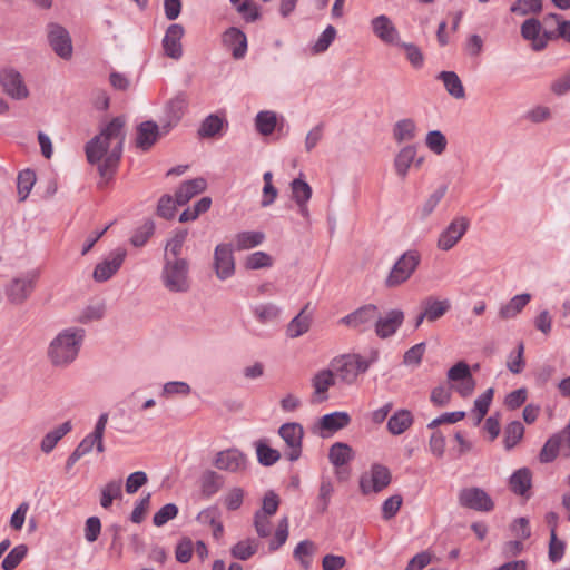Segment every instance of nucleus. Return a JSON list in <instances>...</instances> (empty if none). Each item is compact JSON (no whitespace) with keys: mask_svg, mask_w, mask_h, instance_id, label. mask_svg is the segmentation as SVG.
<instances>
[{"mask_svg":"<svg viewBox=\"0 0 570 570\" xmlns=\"http://www.w3.org/2000/svg\"><path fill=\"white\" fill-rule=\"evenodd\" d=\"M423 316L428 317V322H435L444 316L451 308L449 299H438L433 296L426 297L422 302Z\"/></svg>","mask_w":570,"mask_h":570,"instance_id":"obj_32","label":"nucleus"},{"mask_svg":"<svg viewBox=\"0 0 570 570\" xmlns=\"http://www.w3.org/2000/svg\"><path fill=\"white\" fill-rule=\"evenodd\" d=\"M404 321L401 309H391L384 316L376 317L375 333L381 338H387L396 333Z\"/></svg>","mask_w":570,"mask_h":570,"instance_id":"obj_24","label":"nucleus"},{"mask_svg":"<svg viewBox=\"0 0 570 570\" xmlns=\"http://www.w3.org/2000/svg\"><path fill=\"white\" fill-rule=\"evenodd\" d=\"M395 47L404 51L407 61L415 69L422 68L424 63V56L421 49L413 42L400 41Z\"/></svg>","mask_w":570,"mask_h":570,"instance_id":"obj_55","label":"nucleus"},{"mask_svg":"<svg viewBox=\"0 0 570 570\" xmlns=\"http://www.w3.org/2000/svg\"><path fill=\"white\" fill-rule=\"evenodd\" d=\"M423 158H417V147L415 145L403 146L395 155L393 160L394 171L399 178L404 180L412 165L420 167Z\"/></svg>","mask_w":570,"mask_h":570,"instance_id":"obj_19","label":"nucleus"},{"mask_svg":"<svg viewBox=\"0 0 570 570\" xmlns=\"http://www.w3.org/2000/svg\"><path fill=\"white\" fill-rule=\"evenodd\" d=\"M448 191V186L442 184L438 186L416 208L415 216L419 220H426L435 208L439 206L440 202L443 199Z\"/></svg>","mask_w":570,"mask_h":570,"instance_id":"obj_29","label":"nucleus"},{"mask_svg":"<svg viewBox=\"0 0 570 570\" xmlns=\"http://www.w3.org/2000/svg\"><path fill=\"white\" fill-rule=\"evenodd\" d=\"M372 362L373 360H366L360 354H345L333 358L330 366L338 382L352 385L367 371Z\"/></svg>","mask_w":570,"mask_h":570,"instance_id":"obj_3","label":"nucleus"},{"mask_svg":"<svg viewBox=\"0 0 570 570\" xmlns=\"http://www.w3.org/2000/svg\"><path fill=\"white\" fill-rule=\"evenodd\" d=\"M0 83L3 90L13 99L22 100L29 96L22 76L13 69H4L0 72Z\"/></svg>","mask_w":570,"mask_h":570,"instance_id":"obj_21","label":"nucleus"},{"mask_svg":"<svg viewBox=\"0 0 570 570\" xmlns=\"http://www.w3.org/2000/svg\"><path fill=\"white\" fill-rule=\"evenodd\" d=\"M281 312V307L273 303H263L254 307V316L263 324L276 321Z\"/></svg>","mask_w":570,"mask_h":570,"instance_id":"obj_52","label":"nucleus"},{"mask_svg":"<svg viewBox=\"0 0 570 570\" xmlns=\"http://www.w3.org/2000/svg\"><path fill=\"white\" fill-rule=\"evenodd\" d=\"M392 136L396 144L412 141L417 136V125L412 118L397 120L392 128Z\"/></svg>","mask_w":570,"mask_h":570,"instance_id":"obj_31","label":"nucleus"},{"mask_svg":"<svg viewBox=\"0 0 570 570\" xmlns=\"http://www.w3.org/2000/svg\"><path fill=\"white\" fill-rule=\"evenodd\" d=\"M421 262V255L415 249L404 252L392 266L384 284L387 288H395L411 278Z\"/></svg>","mask_w":570,"mask_h":570,"instance_id":"obj_5","label":"nucleus"},{"mask_svg":"<svg viewBox=\"0 0 570 570\" xmlns=\"http://www.w3.org/2000/svg\"><path fill=\"white\" fill-rule=\"evenodd\" d=\"M355 456L354 450L347 443L336 442L328 450V460L334 466L335 476L338 481H345L350 476V471L345 466Z\"/></svg>","mask_w":570,"mask_h":570,"instance_id":"obj_14","label":"nucleus"},{"mask_svg":"<svg viewBox=\"0 0 570 570\" xmlns=\"http://www.w3.org/2000/svg\"><path fill=\"white\" fill-rule=\"evenodd\" d=\"M524 428L521 422L513 421L507 425L504 429V448L507 450L513 449L520 440L523 438Z\"/></svg>","mask_w":570,"mask_h":570,"instance_id":"obj_56","label":"nucleus"},{"mask_svg":"<svg viewBox=\"0 0 570 570\" xmlns=\"http://www.w3.org/2000/svg\"><path fill=\"white\" fill-rule=\"evenodd\" d=\"M28 547L23 543L16 546L2 560L3 570H14L27 557Z\"/></svg>","mask_w":570,"mask_h":570,"instance_id":"obj_57","label":"nucleus"},{"mask_svg":"<svg viewBox=\"0 0 570 570\" xmlns=\"http://www.w3.org/2000/svg\"><path fill=\"white\" fill-rule=\"evenodd\" d=\"M274 265V258L266 252H254L244 259V267L248 271L266 269Z\"/></svg>","mask_w":570,"mask_h":570,"instance_id":"obj_46","label":"nucleus"},{"mask_svg":"<svg viewBox=\"0 0 570 570\" xmlns=\"http://www.w3.org/2000/svg\"><path fill=\"white\" fill-rule=\"evenodd\" d=\"M436 78L443 82L446 92L455 98L463 99L465 90L459 76L454 71H441Z\"/></svg>","mask_w":570,"mask_h":570,"instance_id":"obj_38","label":"nucleus"},{"mask_svg":"<svg viewBox=\"0 0 570 570\" xmlns=\"http://www.w3.org/2000/svg\"><path fill=\"white\" fill-rule=\"evenodd\" d=\"M47 40L52 51L59 58L63 60H70L72 58V40L66 28L56 22H50L47 26Z\"/></svg>","mask_w":570,"mask_h":570,"instance_id":"obj_10","label":"nucleus"},{"mask_svg":"<svg viewBox=\"0 0 570 570\" xmlns=\"http://www.w3.org/2000/svg\"><path fill=\"white\" fill-rule=\"evenodd\" d=\"M187 235V229L175 230L173 236L166 243L164 258L169 257V255L173 256L171 259L180 258L179 255L181 254V248L186 242Z\"/></svg>","mask_w":570,"mask_h":570,"instance_id":"obj_48","label":"nucleus"},{"mask_svg":"<svg viewBox=\"0 0 570 570\" xmlns=\"http://www.w3.org/2000/svg\"><path fill=\"white\" fill-rule=\"evenodd\" d=\"M521 36L531 41L532 49L540 51L546 48L549 35L542 31V24L537 19H527L521 26Z\"/></svg>","mask_w":570,"mask_h":570,"instance_id":"obj_25","label":"nucleus"},{"mask_svg":"<svg viewBox=\"0 0 570 570\" xmlns=\"http://www.w3.org/2000/svg\"><path fill=\"white\" fill-rule=\"evenodd\" d=\"M302 309L287 325L286 334L291 338H296L305 334L311 326V316Z\"/></svg>","mask_w":570,"mask_h":570,"instance_id":"obj_45","label":"nucleus"},{"mask_svg":"<svg viewBox=\"0 0 570 570\" xmlns=\"http://www.w3.org/2000/svg\"><path fill=\"white\" fill-rule=\"evenodd\" d=\"M494 390L489 387L485 392L478 396L474 401L472 415L475 419V424H480L485 414L488 413L489 406L492 402Z\"/></svg>","mask_w":570,"mask_h":570,"instance_id":"obj_50","label":"nucleus"},{"mask_svg":"<svg viewBox=\"0 0 570 570\" xmlns=\"http://www.w3.org/2000/svg\"><path fill=\"white\" fill-rule=\"evenodd\" d=\"M165 135L161 125H157L153 120H146L138 125L135 138V146L142 150H149Z\"/></svg>","mask_w":570,"mask_h":570,"instance_id":"obj_22","label":"nucleus"},{"mask_svg":"<svg viewBox=\"0 0 570 570\" xmlns=\"http://www.w3.org/2000/svg\"><path fill=\"white\" fill-rule=\"evenodd\" d=\"M316 550V544L313 541L303 540L294 549L293 556L305 570H308Z\"/></svg>","mask_w":570,"mask_h":570,"instance_id":"obj_42","label":"nucleus"},{"mask_svg":"<svg viewBox=\"0 0 570 570\" xmlns=\"http://www.w3.org/2000/svg\"><path fill=\"white\" fill-rule=\"evenodd\" d=\"M277 121L278 117L275 111L263 110L259 111L255 117V127L261 135L269 136L275 130Z\"/></svg>","mask_w":570,"mask_h":570,"instance_id":"obj_41","label":"nucleus"},{"mask_svg":"<svg viewBox=\"0 0 570 570\" xmlns=\"http://www.w3.org/2000/svg\"><path fill=\"white\" fill-rule=\"evenodd\" d=\"M413 422L412 413L409 410L401 409L389 419L386 428L392 435H401L412 426Z\"/></svg>","mask_w":570,"mask_h":570,"instance_id":"obj_34","label":"nucleus"},{"mask_svg":"<svg viewBox=\"0 0 570 570\" xmlns=\"http://www.w3.org/2000/svg\"><path fill=\"white\" fill-rule=\"evenodd\" d=\"M39 277L40 271L31 269L11 279L6 286L8 301L16 305L24 303L33 292Z\"/></svg>","mask_w":570,"mask_h":570,"instance_id":"obj_7","label":"nucleus"},{"mask_svg":"<svg viewBox=\"0 0 570 570\" xmlns=\"http://www.w3.org/2000/svg\"><path fill=\"white\" fill-rule=\"evenodd\" d=\"M377 317V307L368 304L360 307L355 312L344 316L341 323L353 328H363L372 324Z\"/></svg>","mask_w":570,"mask_h":570,"instance_id":"obj_28","label":"nucleus"},{"mask_svg":"<svg viewBox=\"0 0 570 570\" xmlns=\"http://www.w3.org/2000/svg\"><path fill=\"white\" fill-rule=\"evenodd\" d=\"M106 313V305L104 302H96L87 305L78 315L77 320L79 323L88 324L95 321H99Z\"/></svg>","mask_w":570,"mask_h":570,"instance_id":"obj_54","label":"nucleus"},{"mask_svg":"<svg viewBox=\"0 0 570 570\" xmlns=\"http://www.w3.org/2000/svg\"><path fill=\"white\" fill-rule=\"evenodd\" d=\"M530 301L531 295L529 293L514 295L507 304L500 307L499 317L501 320H511L517 317Z\"/></svg>","mask_w":570,"mask_h":570,"instance_id":"obj_33","label":"nucleus"},{"mask_svg":"<svg viewBox=\"0 0 570 570\" xmlns=\"http://www.w3.org/2000/svg\"><path fill=\"white\" fill-rule=\"evenodd\" d=\"M161 282L171 293H186L189 289L188 262L185 258H164Z\"/></svg>","mask_w":570,"mask_h":570,"instance_id":"obj_4","label":"nucleus"},{"mask_svg":"<svg viewBox=\"0 0 570 570\" xmlns=\"http://www.w3.org/2000/svg\"><path fill=\"white\" fill-rule=\"evenodd\" d=\"M191 392V387L187 382L184 381H169L166 382L163 387L160 395L164 397H173V396H187Z\"/></svg>","mask_w":570,"mask_h":570,"instance_id":"obj_60","label":"nucleus"},{"mask_svg":"<svg viewBox=\"0 0 570 570\" xmlns=\"http://www.w3.org/2000/svg\"><path fill=\"white\" fill-rule=\"evenodd\" d=\"M258 543L254 539L239 541L232 548V556L239 560H247L256 553Z\"/></svg>","mask_w":570,"mask_h":570,"instance_id":"obj_59","label":"nucleus"},{"mask_svg":"<svg viewBox=\"0 0 570 570\" xmlns=\"http://www.w3.org/2000/svg\"><path fill=\"white\" fill-rule=\"evenodd\" d=\"M469 227L470 219L468 217H454L450 224L440 233L436 240V247L442 252H449L462 239Z\"/></svg>","mask_w":570,"mask_h":570,"instance_id":"obj_11","label":"nucleus"},{"mask_svg":"<svg viewBox=\"0 0 570 570\" xmlns=\"http://www.w3.org/2000/svg\"><path fill=\"white\" fill-rule=\"evenodd\" d=\"M155 232V224L150 219H146L139 227H137L129 242L134 247H142Z\"/></svg>","mask_w":570,"mask_h":570,"instance_id":"obj_51","label":"nucleus"},{"mask_svg":"<svg viewBox=\"0 0 570 570\" xmlns=\"http://www.w3.org/2000/svg\"><path fill=\"white\" fill-rule=\"evenodd\" d=\"M335 489L332 480L327 476H323L321 479L317 502L320 505V510L325 512L328 508L331 497L333 495Z\"/></svg>","mask_w":570,"mask_h":570,"instance_id":"obj_64","label":"nucleus"},{"mask_svg":"<svg viewBox=\"0 0 570 570\" xmlns=\"http://www.w3.org/2000/svg\"><path fill=\"white\" fill-rule=\"evenodd\" d=\"M265 234L259 230H245L235 234L234 243L237 250H248L263 244Z\"/></svg>","mask_w":570,"mask_h":570,"instance_id":"obj_36","label":"nucleus"},{"mask_svg":"<svg viewBox=\"0 0 570 570\" xmlns=\"http://www.w3.org/2000/svg\"><path fill=\"white\" fill-rule=\"evenodd\" d=\"M206 187L207 183L202 177L184 181L175 194L177 205L183 206L187 204L193 197L203 193Z\"/></svg>","mask_w":570,"mask_h":570,"instance_id":"obj_30","label":"nucleus"},{"mask_svg":"<svg viewBox=\"0 0 570 570\" xmlns=\"http://www.w3.org/2000/svg\"><path fill=\"white\" fill-rule=\"evenodd\" d=\"M335 375L332 368H325L318 371L312 377V386H313V402L322 403L328 399L327 391L335 384Z\"/></svg>","mask_w":570,"mask_h":570,"instance_id":"obj_27","label":"nucleus"},{"mask_svg":"<svg viewBox=\"0 0 570 570\" xmlns=\"http://www.w3.org/2000/svg\"><path fill=\"white\" fill-rule=\"evenodd\" d=\"M222 485L223 479L217 472L208 470L203 473L200 478V488L204 495H214L216 492H218Z\"/></svg>","mask_w":570,"mask_h":570,"instance_id":"obj_49","label":"nucleus"},{"mask_svg":"<svg viewBox=\"0 0 570 570\" xmlns=\"http://www.w3.org/2000/svg\"><path fill=\"white\" fill-rule=\"evenodd\" d=\"M109 414L107 412L101 413L95 424L94 430L88 433L76 446V450L82 455L89 454L94 449L98 453L105 452V431L108 423Z\"/></svg>","mask_w":570,"mask_h":570,"instance_id":"obj_12","label":"nucleus"},{"mask_svg":"<svg viewBox=\"0 0 570 570\" xmlns=\"http://www.w3.org/2000/svg\"><path fill=\"white\" fill-rule=\"evenodd\" d=\"M213 465L219 471L243 475L248 471L250 463L247 455L239 449L229 448L215 454Z\"/></svg>","mask_w":570,"mask_h":570,"instance_id":"obj_6","label":"nucleus"},{"mask_svg":"<svg viewBox=\"0 0 570 570\" xmlns=\"http://www.w3.org/2000/svg\"><path fill=\"white\" fill-rule=\"evenodd\" d=\"M187 106L188 100L185 94H178L166 104L160 119L161 130L165 135L179 124Z\"/></svg>","mask_w":570,"mask_h":570,"instance_id":"obj_16","label":"nucleus"},{"mask_svg":"<svg viewBox=\"0 0 570 570\" xmlns=\"http://www.w3.org/2000/svg\"><path fill=\"white\" fill-rule=\"evenodd\" d=\"M278 434L289 449L287 452V459L289 461H296L301 455L302 439L304 430L298 423H285L278 429Z\"/></svg>","mask_w":570,"mask_h":570,"instance_id":"obj_18","label":"nucleus"},{"mask_svg":"<svg viewBox=\"0 0 570 570\" xmlns=\"http://www.w3.org/2000/svg\"><path fill=\"white\" fill-rule=\"evenodd\" d=\"M125 126V118L116 117L85 146L87 161L97 167L101 183H108L118 168L126 140Z\"/></svg>","mask_w":570,"mask_h":570,"instance_id":"obj_1","label":"nucleus"},{"mask_svg":"<svg viewBox=\"0 0 570 570\" xmlns=\"http://www.w3.org/2000/svg\"><path fill=\"white\" fill-rule=\"evenodd\" d=\"M36 183V174L30 169L22 170L18 175L17 188L20 200H24Z\"/></svg>","mask_w":570,"mask_h":570,"instance_id":"obj_62","label":"nucleus"},{"mask_svg":"<svg viewBox=\"0 0 570 570\" xmlns=\"http://www.w3.org/2000/svg\"><path fill=\"white\" fill-rule=\"evenodd\" d=\"M510 488L519 495H524L531 487V472L527 468L519 469L510 476Z\"/></svg>","mask_w":570,"mask_h":570,"instance_id":"obj_44","label":"nucleus"},{"mask_svg":"<svg viewBox=\"0 0 570 570\" xmlns=\"http://www.w3.org/2000/svg\"><path fill=\"white\" fill-rule=\"evenodd\" d=\"M459 503L476 511H490L493 509V502L487 492L480 488H466L459 493Z\"/></svg>","mask_w":570,"mask_h":570,"instance_id":"obj_20","label":"nucleus"},{"mask_svg":"<svg viewBox=\"0 0 570 570\" xmlns=\"http://www.w3.org/2000/svg\"><path fill=\"white\" fill-rule=\"evenodd\" d=\"M219 518L220 513L218 509L216 507H209L198 513L197 521L203 525H210L213 528V535L219 539L224 532V527Z\"/></svg>","mask_w":570,"mask_h":570,"instance_id":"obj_39","label":"nucleus"},{"mask_svg":"<svg viewBox=\"0 0 570 570\" xmlns=\"http://www.w3.org/2000/svg\"><path fill=\"white\" fill-rule=\"evenodd\" d=\"M542 10V0H517L510 7V11L518 16L539 13Z\"/></svg>","mask_w":570,"mask_h":570,"instance_id":"obj_58","label":"nucleus"},{"mask_svg":"<svg viewBox=\"0 0 570 570\" xmlns=\"http://www.w3.org/2000/svg\"><path fill=\"white\" fill-rule=\"evenodd\" d=\"M351 422V416L346 412H333L325 414L320 420V429L330 433L346 428Z\"/></svg>","mask_w":570,"mask_h":570,"instance_id":"obj_37","label":"nucleus"},{"mask_svg":"<svg viewBox=\"0 0 570 570\" xmlns=\"http://www.w3.org/2000/svg\"><path fill=\"white\" fill-rule=\"evenodd\" d=\"M122 497V481L111 480L100 491V505L104 509H109L114 500Z\"/></svg>","mask_w":570,"mask_h":570,"instance_id":"obj_43","label":"nucleus"},{"mask_svg":"<svg viewBox=\"0 0 570 570\" xmlns=\"http://www.w3.org/2000/svg\"><path fill=\"white\" fill-rule=\"evenodd\" d=\"M127 257V250L118 247L112 249L99 263L96 264L92 271V279L97 283H105L109 281L122 266Z\"/></svg>","mask_w":570,"mask_h":570,"instance_id":"obj_9","label":"nucleus"},{"mask_svg":"<svg viewBox=\"0 0 570 570\" xmlns=\"http://www.w3.org/2000/svg\"><path fill=\"white\" fill-rule=\"evenodd\" d=\"M256 456L259 464L271 466L281 459L278 450L269 446L266 440L255 442Z\"/></svg>","mask_w":570,"mask_h":570,"instance_id":"obj_40","label":"nucleus"},{"mask_svg":"<svg viewBox=\"0 0 570 570\" xmlns=\"http://www.w3.org/2000/svg\"><path fill=\"white\" fill-rule=\"evenodd\" d=\"M448 380L452 390L456 391L462 397L470 396L475 389V381L470 367L463 361L458 362L448 371Z\"/></svg>","mask_w":570,"mask_h":570,"instance_id":"obj_13","label":"nucleus"},{"mask_svg":"<svg viewBox=\"0 0 570 570\" xmlns=\"http://www.w3.org/2000/svg\"><path fill=\"white\" fill-rule=\"evenodd\" d=\"M222 41L232 51L235 59H243L246 56L247 37L242 30L235 27L227 29L223 33Z\"/></svg>","mask_w":570,"mask_h":570,"instance_id":"obj_26","label":"nucleus"},{"mask_svg":"<svg viewBox=\"0 0 570 570\" xmlns=\"http://www.w3.org/2000/svg\"><path fill=\"white\" fill-rule=\"evenodd\" d=\"M425 146L435 155L444 153L448 146V140L444 134L440 130H431L425 136Z\"/></svg>","mask_w":570,"mask_h":570,"instance_id":"obj_63","label":"nucleus"},{"mask_svg":"<svg viewBox=\"0 0 570 570\" xmlns=\"http://www.w3.org/2000/svg\"><path fill=\"white\" fill-rule=\"evenodd\" d=\"M184 33L185 30L181 24L174 23L167 28L165 37L163 39V48L167 57L174 60H179L181 58V38Z\"/></svg>","mask_w":570,"mask_h":570,"instance_id":"obj_23","label":"nucleus"},{"mask_svg":"<svg viewBox=\"0 0 570 570\" xmlns=\"http://www.w3.org/2000/svg\"><path fill=\"white\" fill-rule=\"evenodd\" d=\"M72 430V424L70 421H66L60 425L56 426L53 430L49 431L45 434L40 442V449L43 453H50L58 442L67 435Z\"/></svg>","mask_w":570,"mask_h":570,"instance_id":"obj_35","label":"nucleus"},{"mask_svg":"<svg viewBox=\"0 0 570 570\" xmlns=\"http://www.w3.org/2000/svg\"><path fill=\"white\" fill-rule=\"evenodd\" d=\"M86 331L82 327L70 326L61 330L47 347V358L57 368H67L78 357L83 344Z\"/></svg>","mask_w":570,"mask_h":570,"instance_id":"obj_2","label":"nucleus"},{"mask_svg":"<svg viewBox=\"0 0 570 570\" xmlns=\"http://www.w3.org/2000/svg\"><path fill=\"white\" fill-rule=\"evenodd\" d=\"M213 269L216 277L224 282L232 278L236 272V261L232 244L220 243L215 246L213 254Z\"/></svg>","mask_w":570,"mask_h":570,"instance_id":"obj_8","label":"nucleus"},{"mask_svg":"<svg viewBox=\"0 0 570 570\" xmlns=\"http://www.w3.org/2000/svg\"><path fill=\"white\" fill-rule=\"evenodd\" d=\"M390 482L391 473L389 469L381 464H374L368 472L362 474L360 489L363 494L377 493L386 488Z\"/></svg>","mask_w":570,"mask_h":570,"instance_id":"obj_15","label":"nucleus"},{"mask_svg":"<svg viewBox=\"0 0 570 570\" xmlns=\"http://www.w3.org/2000/svg\"><path fill=\"white\" fill-rule=\"evenodd\" d=\"M561 445V435H552L541 449L540 461L543 463L552 462L557 458Z\"/></svg>","mask_w":570,"mask_h":570,"instance_id":"obj_61","label":"nucleus"},{"mask_svg":"<svg viewBox=\"0 0 570 570\" xmlns=\"http://www.w3.org/2000/svg\"><path fill=\"white\" fill-rule=\"evenodd\" d=\"M289 187L292 191V199L295 202V204L308 203L312 198V187L304 179H293L289 184Z\"/></svg>","mask_w":570,"mask_h":570,"instance_id":"obj_53","label":"nucleus"},{"mask_svg":"<svg viewBox=\"0 0 570 570\" xmlns=\"http://www.w3.org/2000/svg\"><path fill=\"white\" fill-rule=\"evenodd\" d=\"M370 26L373 35L383 43L395 47L401 41L400 31L386 14L374 17Z\"/></svg>","mask_w":570,"mask_h":570,"instance_id":"obj_17","label":"nucleus"},{"mask_svg":"<svg viewBox=\"0 0 570 570\" xmlns=\"http://www.w3.org/2000/svg\"><path fill=\"white\" fill-rule=\"evenodd\" d=\"M224 124V118L212 114L203 120L198 129V135L203 138H212L222 131Z\"/></svg>","mask_w":570,"mask_h":570,"instance_id":"obj_47","label":"nucleus"}]
</instances>
